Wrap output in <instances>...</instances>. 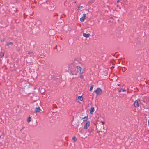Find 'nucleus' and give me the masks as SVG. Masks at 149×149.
Segmentation results:
<instances>
[{"label": "nucleus", "mask_w": 149, "mask_h": 149, "mask_svg": "<svg viewBox=\"0 0 149 149\" xmlns=\"http://www.w3.org/2000/svg\"><path fill=\"white\" fill-rule=\"evenodd\" d=\"M69 70H70L73 75L77 74L75 72V71L76 70L80 74L83 73L84 71V70L80 67L75 66L72 64L69 66Z\"/></svg>", "instance_id": "obj_1"}, {"label": "nucleus", "mask_w": 149, "mask_h": 149, "mask_svg": "<svg viewBox=\"0 0 149 149\" xmlns=\"http://www.w3.org/2000/svg\"><path fill=\"white\" fill-rule=\"evenodd\" d=\"M94 92L97 95H101L102 94L103 91L100 88H98L95 90Z\"/></svg>", "instance_id": "obj_2"}, {"label": "nucleus", "mask_w": 149, "mask_h": 149, "mask_svg": "<svg viewBox=\"0 0 149 149\" xmlns=\"http://www.w3.org/2000/svg\"><path fill=\"white\" fill-rule=\"evenodd\" d=\"M141 101L139 100H137L135 101L134 105L136 107H138L139 105L141 104Z\"/></svg>", "instance_id": "obj_3"}, {"label": "nucleus", "mask_w": 149, "mask_h": 149, "mask_svg": "<svg viewBox=\"0 0 149 149\" xmlns=\"http://www.w3.org/2000/svg\"><path fill=\"white\" fill-rule=\"evenodd\" d=\"M91 126L90 121H87L84 125V129H87Z\"/></svg>", "instance_id": "obj_4"}, {"label": "nucleus", "mask_w": 149, "mask_h": 149, "mask_svg": "<svg viewBox=\"0 0 149 149\" xmlns=\"http://www.w3.org/2000/svg\"><path fill=\"white\" fill-rule=\"evenodd\" d=\"M94 111V108L93 107H91L90 109V113L91 114H92L93 112Z\"/></svg>", "instance_id": "obj_5"}, {"label": "nucleus", "mask_w": 149, "mask_h": 149, "mask_svg": "<svg viewBox=\"0 0 149 149\" xmlns=\"http://www.w3.org/2000/svg\"><path fill=\"white\" fill-rule=\"evenodd\" d=\"M40 110V109L39 107H36L35 108V111L36 112H39Z\"/></svg>", "instance_id": "obj_6"}, {"label": "nucleus", "mask_w": 149, "mask_h": 149, "mask_svg": "<svg viewBox=\"0 0 149 149\" xmlns=\"http://www.w3.org/2000/svg\"><path fill=\"white\" fill-rule=\"evenodd\" d=\"M83 99L82 96H79L78 97L77 99L79 100L80 101H82L83 100Z\"/></svg>", "instance_id": "obj_7"}, {"label": "nucleus", "mask_w": 149, "mask_h": 149, "mask_svg": "<svg viewBox=\"0 0 149 149\" xmlns=\"http://www.w3.org/2000/svg\"><path fill=\"white\" fill-rule=\"evenodd\" d=\"M89 36H90V34L89 33H84V37L88 38Z\"/></svg>", "instance_id": "obj_8"}, {"label": "nucleus", "mask_w": 149, "mask_h": 149, "mask_svg": "<svg viewBox=\"0 0 149 149\" xmlns=\"http://www.w3.org/2000/svg\"><path fill=\"white\" fill-rule=\"evenodd\" d=\"M83 15L82 17L80 19V20L81 22H83L84 21V14H83Z\"/></svg>", "instance_id": "obj_9"}, {"label": "nucleus", "mask_w": 149, "mask_h": 149, "mask_svg": "<svg viewBox=\"0 0 149 149\" xmlns=\"http://www.w3.org/2000/svg\"><path fill=\"white\" fill-rule=\"evenodd\" d=\"M72 140L74 141V142H75L77 140V139L75 136L73 137L72 138Z\"/></svg>", "instance_id": "obj_10"}, {"label": "nucleus", "mask_w": 149, "mask_h": 149, "mask_svg": "<svg viewBox=\"0 0 149 149\" xmlns=\"http://www.w3.org/2000/svg\"><path fill=\"white\" fill-rule=\"evenodd\" d=\"M88 116H86L84 117V121H86V122L87 121V120H88Z\"/></svg>", "instance_id": "obj_11"}, {"label": "nucleus", "mask_w": 149, "mask_h": 149, "mask_svg": "<svg viewBox=\"0 0 149 149\" xmlns=\"http://www.w3.org/2000/svg\"><path fill=\"white\" fill-rule=\"evenodd\" d=\"M1 57L2 58H3V56H4V54L3 53H2L1 54Z\"/></svg>", "instance_id": "obj_12"}, {"label": "nucleus", "mask_w": 149, "mask_h": 149, "mask_svg": "<svg viewBox=\"0 0 149 149\" xmlns=\"http://www.w3.org/2000/svg\"><path fill=\"white\" fill-rule=\"evenodd\" d=\"M93 85H92L91 86L90 89V91H91L92 90L93 88Z\"/></svg>", "instance_id": "obj_13"}, {"label": "nucleus", "mask_w": 149, "mask_h": 149, "mask_svg": "<svg viewBox=\"0 0 149 149\" xmlns=\"http://www.w3.org/2000/svg\"><path fill=\"white\" fill-rule=\"evenodd\" d=\"M27 121L28 122H29L31 121V118L30 117H28L27 119Z\"/></svg>", "instance_id": "obj_14"}, {"label": "nucleus", "mask_w": 149, "mask_h": 149, "mask_svg": "<svg viewBox=\"0 0 149 149\" xmlns=\"http://www.w3.org/2000/svg\"><path fill=\"white\" fill-rule=\"evenodd\" d=\"M13 43L12 42L8 43L7 44V46H8L10 45H12Z\"/></svg>", "instance_id": "obj_15"}, {"label": "nucleus", "mask_w": 149, "mask_h": 149, "mask_svg": "<svg viewBox=\"0 0 149 149\" xmlns=\"http://www.w3.org/2000/svg\"><path fill=\"white\" fill-rule=\"evenodd\" d=\"M101 123L102 124V125H104V122H103V121H101Z\"/></svg>", "instance_id": "obj_16"}, {"label": "nucleus", "mask_w": 149, "mask_h": 149, "mask_svg": "<svg viewBox=\"0 0 149 149\" xmlns=\"http://www.w3.org/2000/svg\"><path fill=\"white\" fill-rule=\"evenodd\" d=\"M80 77L81 78V79H82L83 78V75H81L80 76Z\"/></svg>", "instance_id": "obj_17"}, {"label": "nucleus", "mask_w": 149, "mask_h": 149, "mask_svg": "<svg viewBox=\"0 0 149 149\" xmlns=\"http://www.w3.org/2000/svg\"><path fill=\"white\" fill-rule=\"evenodd\" d=\"M122 91H123V92H125V91H126V90L125 89H123L122 90Z\"/></svg>", "instance_id": "obj_18"}, {"label": "nucleus", "mask_w": 149, "mask_h": 149, "mask_svg": "<svg viewBox=\"0 0 149 149\" xmlns=\"http://www.w3.org/2000/svg\"><path fill=\"white\" fill-rule=\"evenodd\" d=\"M122 89H120L119 90L118 92H120L121 91H122Z\"/></svg>", "instance_id": "obj_19"}, {"label": "nucleus", "mask_w": 149, "mask_h": 149, "mask_svg": "<svg viewBox=\"0 0 149 149\" xmlns=\"http://www.w3.org/2000/svg\"><path fill=\"white\" fill-rule=\"evenodd\" d=\"M82 6H81V7H79V10H80L81 9V8H82Z\"/></svg>", "instance_id": "obj_20"}, {"label": "nucleus", "mask_w": 149, "mask_h": 149, "mask_svg": "<svg viewBox=\"0 0 149 149\" xmlns=\"http://www.w3.org/2000/svg\"><path fill=\"white\" fill-rule=\"evenodd\" d=\"M32 52H29V54H31V53H32Z\"/></svg>", "instance_id": "obj_21"}, {"label": "nucleus", "mask_w": 149, "mask_h": 149, "mask_svg": "<svg viewBox=\"0 0 149 149\" xmlns=\"http://www.w3.org/2000/svg\"><path fill=\"white\" fill-rule=\"evenodd\" d=\"M83 132H81V134H83Z\"/></svg>", "instance_id": "obj_22"}, {"label": "nucleus", "mask_w": 149, "mask_h": 149, "mask_svg": "<svg viewBox=\"0 0 149 149\" xmlns=\"http://www.w3.org/2000/svg\"><path fill=\"white\" fill-rule=\"evenodd\" d=\"M82 35L83 36H84V33H82Z\"/></svg>", "instance_id": "obj_23"}, {"label": "nucleus", "mask_w": 149, "mask_h": 149, "mask_svg": "<svg viewBox=\"0 0 149 149\" xmlns=\"http://www.w3.org/2000/svg\"><path fill=\"white\" fill-rule=\"evenodd\" d=\"M117 85H118V86H120V84H118Z\"/></svg>", "instance_id": "obj_24"}, {"label": "nucleus", "mask_w": 149, "mask_h": 149, "mask_svg": "<svg viewBox=\"0 0 149 149\" xmlns=\"http://www.w3.org/2000/svg\"><path fill=\"white\" fill-rule=\"evenodd\" d=\"M81 118H82V119H84V117H81Z\"/></svg>", "instance_id": "obj_25"}, {"label": "nucleus", "mask_w": 149, "mask_h": 149, "mask_svg": "<svg viewBox=\"0 0 149 149\" xmlns=\"http://www.w3.org/2000/svg\"><path fill=\"white\" fill-rule=\"evenodd\" d=\"M103 129H104V126H103Z\"/></svg>", "instance_id": "obj_26"}, {"label": "nucleus", "mask_w": 149, "mask_h": 149, "mask_svg": "<svg viewBox=\"0 0 149 149\" xmlns=\"http://www.w3.org/2000/svg\"><path fill=\"white\" fill-rule=\"evenodd\" d=\"M85 14H84V18L85 17Z\"/></svg>", "instance_id": "obj_27"}, {"label": "nucleus", "mask_w": 149, "mask_h": 149, "mask_svg": "<svg viewBox=\"0 0 149 149\" xmlns=\"http://www.w3.org/2000/svg\"><path fill=\"white\" fill-rule=\"evenodd\" d=\"M86 40H88V39H87L86 38Z\"/></svg>", "instance_id": "obj_28"}, {"label": "nucleus", "mask_w": 149, "mask_h": 149, "mask_svg": "<svg viewBox=\"0 0 149 149\" xmlns=\"http://www.w3.org/2000/svg\"><path fill=\"white\" fill-rule=\"evenodd\" d=\"M24 128V127H23L22 129H23V128Z\"/></svg>", "instance_id": "obj_29"}, {"label": "nucleus", "mask_w": 149, "mask_h": 149, "mask_svg": "<svg viewBox=\"0 0 149 149\" xmlns=\"http://www.w3.org/2000/svg\"><path fill=\"white\" fill-rule=\"evenodd\" d=\"M118 1V2L119 1V0H118V1Z\"/></svg>", "instance_id": "obj_30"}, {"label": "nucleus", "mask_w": 149, "mask_h": 149, "mask_svg": "<svg viewBox=\"0 0 149 149\" xmlns=\"http://www.w3.org/2000/svg\"><path fill=\"white\" fill-rule=\"evenodd\" d=\"M79 130L80 131V132H81L80 129H79Z\"/></svg>", "instance_id": "obj_31"}, {"label": "nucleus", "mask_w": 149, "mask_h": 149, "mask_svg": "<svg viewBox=\"0 0 149 149\" xmlns=\"http://www.w3.org/2000/svg\"><path fill=\"white\" fill-rule=\"evenodd\" d=\"M79 136H81V135H79Z\"/></svg>", "instance_id": "obj_32"}]
</instances>
